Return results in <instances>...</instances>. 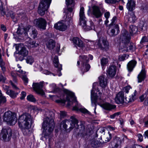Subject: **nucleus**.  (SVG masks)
Returning <instances> with one entry per match:
<instances>
[{
  "mask_svg": "<svg viewBox=\"0 0 148 148\" xmlns=\"http://www.w3.org/2000/svg\"><path fill=\"white\" fill-rule=\"evenodd\" d=\"M131 88V87L129 86L125 87L124 89V92L126 93H128L129 92V90Z\"/></svg>",
  "mask_w": 148,
  "mask_h": 148,
  "instance_id": "nucleus-53",
  "label": "nucleus"
},
{
  "mask_svg": "<svg viewBox=\"0 0 148 148\" xmlns=\"http://www.w3.org/2000/svg\"><path fill=\"white\" fill-rule=\"evenodd\" d=\"M10 15L11 18L13 19L15 22L17 21L19 19V18L17 17V15L15 14L14 13L10 14Z\"/></svg>",
  "mask_w": 148,
  "mask_h": 148,
  "instance_id": "nucleus-46",
  "label": "nucleus"
},
{
  "mask_svg": "<svg viewBox=\"0 0 148 148\" xmlns=\"http://www.w3.org/2000/svg\"><path fill=\"white\" fill-rule=\"evenodd\" d=\"M84 8L83 7L80 8L79 13V24L86 31L94 29L93 23L91 21L89 22V24H86L87 19L85 16L84 12Z\"/></svg>",
  "mask_w": 148,
  "mask_h": 148,
  "instance_id": "nucleus-4",
  "label": "nucleus"
},
{
  "mask_svg": "<svg viewBox=\"0 0 148 148\" xmlns=\"http://www.w3.org/2000/svg\"><path fill=\"white\" fill-rule=\"evenodd\" d=\"M19 47L21 49L19 52V53L24 57L27 56L28 54V51L26 48L24 47L23 44L19 45Z\"/></svg>",
  "mask_w": 148,
  "mask_h": 148,
  "instance_id": "nucleus-26",
  "label": "nucleus"
},
{
  "mask_svg": "<svg viewBox=\"0 0 148 148\" xmlns=\"http://www.w3.org/2000/svg\"><path fill=\"white\" fill-rule=\"evenodd\" d=\"M6 93L9 95L11 98H14L16 97L18 93L15 92L13 91L10 90H8L6 91Z\"/></svg>",
  "mask_w": 148,
  "mask_h": 148,
  "instance_id": "nucleus-38",
  "label": "nucleus"
},
{
  "mask_svg": "<svg viewBox=\"0 0 148 148\" xmlns=\"http://www.w3.org/2000/svg\"><path fill=\"white\" fill-rule=\"evenodd\" d=\"M88 56L89 58H88L87 56L85 55L80 56V60L82 62L83 66L85 64V72L88 71L90 67L89 64H86L88 62V59L89 58L90 60H92L93 58V56L91 55H89Z\"/></svg>",
  "mask_w": 148,
  "mask_h": 148,
  "instance_id": "nucleus-15",
  "label": "nucleus"
},
{
  "mask_svg": "<svg viewBox=\"0 0 148 148\" xmlns=\"http://www.w3.org/2000/svg\"><path fill=\"white\" fill-rule=\"evenodd\" d=\"M121 0H105L106 3H115L120 1Z\"/></svg>",
  "mask_w": 148,
  "mask_h": 148,
  "instance_id": "nucleus-45",
  "label": "nucleus"
},
{
  "mask_svg": "<svg viewBox=\"0 0 148 148\" xmlns=\"http://www.w3.org/2000/svg\"><path fill=\"white\" fill-rule=\"evenodd\" d=\"M146 73L145 70H142L137 76L138 82H141L146 77Z\"/></svg>",
  "mask_w": 148,
  "mask_h": 148,
  "instance_id": "nucleus-29",
  "label": "nucleus"
},
{
  "mask_svg": "<svg viewBox=\"0 0 148 148\" xmlns=\"http://www.w3.org/2000/svg\"><path fill=\"white\" fill-rule=\"evenodd\" d=\"M97 83H94L93 84L92 89L91 92V101L92 105V106H95V110L94 113L96 114V108L97 104H99L102 103L103 101L100 95L97 96L95 91H96V92H99V90L98 88L97 89L95 88V86L96 85Z\"/></svg>",
  "mask_w": 148,
  "mask_h": 148,
  "instance_id": "nucleus-7",
  "label": "nucleus"
},
{
  "mask_svg": "<svg viewBox=\"0 0 148 148\" xmlns=\"http://www.w3.org/2000/svg\"><path fill=\"white\" fill-rule=\"evenodd\" d=\"M67 95L66 97V100L68 101L67 106H68L71 105L73 103H75V105L73 108V110L77 112H81L89 114H90V113L87 109L84 108H79L80 104H79L77 101L76 97H75L74 94L73 92L69 91L67 90H65Z\"/></svg>",
  "mask_w": 148,
  "mask_h": 148,
  "instance_id": "nucleus-3",
  "label": "nucleus"
},
{
  "mask_svg": "<svg viewBox=\"0 0 148 148\" xmlns=\"http://www.w3.org/2000/svg\"><path fill=\"white\" fill-rule=\"evenodd\" d=\"M3 119L4 121L10 125H14L17 120L15 114L10 111L6 112L4 113Z\"/></svg>",
  "mask_w": 148,
  "mask_h": 148,
  "instance_id": "nucleus-8",
  "label": "nucleus"
},
{
  "mask_svg": "<svg viewBox=\"0 0 148 148\" xmlns=\"http://www.w3.org/2000/svg\"><path fill=\"white\" fill-rule=\"evenodd\" d=\"M120 114V112H118L115 113L113 114L110 115V118L111 119H114L115 117L116 116H118Z\"/></svg>",
  "mask_w": 148,
  "mask_h": 148,
  "instance_id": "nucleus-50",
  "label": "nucleus"
},
{
  "mask_svg": "<svg viewBox=\"0 0 148 148\" xmlns=\"http://www.w3.org/2000/svg\"><path fill=\"white\" fill-rule=\"evenodd\" d=\"M30 30H28L29 33L31 37L33 38H35L36 37L38 34L37 31L35 29H32L31 26H29Z\"/></svg>",
  "mask_w": 148,
  "mask_h": 148,
  "instance_id": "nucleus-32",
  "label": "nucleus"
},
{
  "mask_svg": "<svg viewBox=\"0 0 148 148\" xmlns=\"http://www.w3.org/2000/svg\"><path fill=\"white\" fill-rule=\"evenodd\" d=\"M26 95V93L25 92L23 91L22 92L21 94L20 99L21 100L24 99Z\"/></svg>",
  "mask_w": 148,
  "mask_h": 148,
  "instance_id": "nucleus-51",
  "label": "nucleus"
},
{
  "mask_svg": "<svg viewBox=\"0 0 148 148\" xmlns=\"http://www.w3.org/2000/svg\"><path fill=\"white\" fill-rule=\"evenodd\" d=\"M4 64V63L3 62L2 59L1 58V55L0 53V66H2Z\"/></svg>",
  "mask_w": 148,
  "mask_h": 148,
  "instance_id": "nucleus-63",
  "label": "nucleus"
},
{
  "mask_svg": "<svg viewBox=\"0 0 148 148\" xmlns=\"http://www.w3.org/2000/svg\"><path fill=\"white\" fill-rule=\"evenodd\" d=\"M124 19L126 22L134 23L136 20V17L133 12L129 13L128 16H125Z\"/></svg>",
  "mask_w": 148,
  "mask_h": 148,
  "instance_id": "nucleus-21",
  "label": "nucleus"
},
{
  "mask_svg": "<svg viewBox=\"0 0 148 148\" xmlns=\"http://www.w3.org/2000/svg\"><path fill=\"white\" fill-rule=\"evenodd\" d=\"M75 0H66L68 10L69 12H72L75 5Z\"/></svg>",
  "mask_w": 148,
  "mask_h": 148,
  "instance_id": "nucleus-24",
  "label": "nucleus"
},
{
  "mask_svg": "<svg viewBox=\"0 0 148 148\" xmlns=\"http://www.w3.org/2000/svg\"><path fill=\"white\" fill-rule=\"evenodd\" d=\"M120 37L121 42L120 43L119 50L120 51L126 52L129 50L134 51L135 50V45L133 43H130V37L127 31L123 29L121 31Z\"/></svg>",
  "mask_w": 148,
  "mask_h": 148,
  "instance_id": "nucleus-2",
  "label": "nucleus"
},
{
  "mask_svg": "<svg viewBox=\"0 0 148 148\" xmlns=\"http://www.w3.org/2000/svg\"><path fill=\"white\" fill-rule=\"evenodd\" d=\"M47 46L49 49H51L55 46V42L52 40H50L47 43Z\"/></svg>",
  "mask_w": 148,
  "mask_h": 148,
  "instance_id": "nucleus-36",
  "label": "nucleus"
},
{
  "mask_svg": "<svg viewBox=\"0 0 148 148\" xmlns=\"http://www.w3.org/2000/svg\"><path fill=\"white\" fill-rule=\"evenodd\" d=\"M32 121L31 115L27 113L23 114L19 116L18 119V124L19 127L29 126Z\"/></svg>",
  "mask_w": 148,
  "mask_h": 148,
  "instance_id": "nucleus-9",
  "label": "nucleus"
},
{
  "mask_svg": "<svg viewBox=\"0 0 148 148\" xmlns=\"http://www.w3.org/2000/svg\"><path fill=\"white\" fill-rule=\"evenodd\" d=\"M138 30L137 27L135 26L132 25L130 26L129 31L131 35L136 34Z\"/></svg>",
  "mask_w": 148,
  "mask_h": 148,
  "instance_id": "nucleus-37",
  "label": "nucleus"
},
{
  "mask_svg": "<svg viewBox=\"0 0 148 148\" xmlns=\"http://www.w3.org/2000/svg\"><path fill=\"white\" fill-rule=\"evenodd\" d=\"M56 102L57 103H62L64 104L66 102V100L65 99H60L56 100Z\"/></svg>",
  "mask_w": 148,
  "mask_h": 148,
  "instance_id": "nucleus-60",
  "label": "nucleus"
},
{
  "mask_svg": "<svg viewBox=\"0 0 148 148\" xmlns=\"http://www.w3.org/2000/svg\"><path fill=\"white\" fill-rule=\"evenodd\" d=\"M136 62L134 60L130 61L127 65V68L129 71H132L135 66Z\"/></svg>",
  "mask_w": 148,
  "mask_h": 148,
  "instance_id": "nucleus-30",
  "label": "nucleus"
},
{
  "mask_svg": "<svg viewBox=\"0 0 148 148\" xmlns=\"http://www.w3.org/2000/svg\"><path fill=\"white\" fill-rule=\"evenodd\" d=\"M136 2L134 0H128L126 8L130 11H132L135 8Z\"/></svg>",
  "mask_w": 148,
  "mask_h": 148,
  "instance_id": "nucleus-23",
  "label": "nucleus"
},
{
  "mask_svg": "<svg viewBox=\"0 0 148 148\" xmlns=\"http://www.w3.org/2000/svg\"><path fill=\"white\" fill-rule=\"evenodd\" d=\"M108 134L109 137H107L106 138H107V140H106V141H109L111 138V134H110V132H108Z\"/></svg>",
  "mask_w": 148,
  "mask_h": 148,
  "instance_id": "nucleus-62",
  "label": "nucleus"
},
{
  "mask_svg": "<svg viewBox=\"0 0 148 148\" xmlns=\"http://www.w3.org/2000/svg\"><path fill=\"white\" fill-rule=\"evenodd\" d=\"M66 113L65 112L62 111L60 112V116L61 117H64L66 116Z\"/></svg>",
  "mask_w": 148,
  "mask_h": 148,
  "instance_id": "nucleus-59",
  "label": "nucleus"
},
{
  "mask_svg": "<svg viewBox=\"0 0 148 148\" xmlns=\"http://www.w3.org/2000/svg\"><path fill=\"white\" fill-rule=\"evenodd\" d=\"M72 21L71 16L66 18L65 21H62L56 23L54 27L56 29L61 31H64L69 27V24Z\"/></svg>",
  "mask_w": 148,
  "mask_h": 148,
  "instance_id": "nucleus-10",
  "label": "nucleus"
},
{
  "mask_svg": "<svg viewBox=\"0 0 148 148\" xmlns=\"http://www.w3.org/2000/svg\"><path fill=\"white\" fill-rule=\"evenodd\" d=\"M91 145L93 147H97L100 146L99 142L95 140H93L91 142Z\"/></svg>",
  "mask_w": 148,
  "mask_h": 148,
  "instance_id": "nucleus-41",
  "label": "nucleus"
},
{
  "mask_svg": "<svg viewBox=\"0 0 148 148\" xmlns=\"http://www.w3.org/2000/svg\"><path fill=\"white\" fill-rule=\"evenodd\" d=\"M148 8V5L145 4L142 5L140 7V10L143 12H147Z\"/></svg>",
  "mask_w": 148,
  "mask_h": 148,
  "instance_id": "nucleus-42",
  "label": "nucleus"
},
{
  "mask_svg": "<svg viewBox=\"0 0 148 148\" xmlns=\"http://www.w3.org/2000/svg\"><path fill=\"white\" fill-rule=\"evenodd\" d=\"M21 129L23 134L25 135H29L31 133L29 130L30 125L19 127Z\"/></svg>",
  "mask_w": 148,
  "mask_h": 148,
  "instance_id": "nucleus-25",
  "label": "nucleus"
},
{
  "mask_svg": "<svg viewBox=\"0 0 148 148\" xmlns=\"http://www.w3.org/2000/svg\"><path fill=\"white\" fill-rule=\"evenodd\" d=\"M99 79L100 86L102 88H105L107 85V79L102 76L99 77Z\"/></svg>",
  "mask_w": 148,
  "mask_h": 148,
  "instance_id": "nucleus-27",
  "label": "nucleus"
},
{
  "mask_svg": "<svg viewBox=\"0 0 148 148\" xmlns=\"http://www.w3.org/2000/svg\"><path fill=\"white\" fill-rule=\"evenodd\" d=\"M137 136L138 138V140L140 141L141 142L143 140V136L141 134H138L137 135Z\"/></svg>",
  "mask_w": 148,
  "mask_h": 148,
  "instance_id": "nucleus-56",
  "label": "nucleus"
},
{
  "mask_svg": "<svg viewBox=\"0 0 148 148\" xmlns=\"http://www.w3.org/2000/svg\"><path fill=\"white\" fill-rule=\"evenodd\" d=\"M11 76L13 77L14 78V80H13L15 82H16V78H15V77L16 76V74L15 72H14V71L12 72L11 73Z\"/></svg>",
  "mask_w": 148,
  "mask_h": 148,
  "instance_id": "nucleus-55",
  "label": "nucleus"
},
{
  "mask_svg": "<svg viewBox=\"0 0 148 148\" xmlns=\"http://www.w3.org/2000/svg\"><path fill=\"white\" fill-rule=\"evenodd\" d=\"M47 113L48 116L44 119L42 125L43 129L42 135L46 139L53 132L55 125L54 113L52 111H49Z\"/></svg>",
  "mask_w": 148,
  "mask_h": 148,
  "instance_id": "nucleus-1",
  "label": "nucleus"
},
{
  "mask_svg": "<svg viewBox=\"0 0 148 148\" xmlns=\"http://www.w3.org/2000/svg\"><path fill=\"white\" fill-rule=\"evenodd\" d=\"M5 9L3 8L2 4L0 6V16H4L5 13Z\"/></svg>",
  "mask_w": 148,
  "mask_h": 148,
  "instance_id": "nucleus-44",
  "label": "nucleus"
},
{
  "mask_svg": "<svg viewBox=\"0 0 148 148\" xmlns=\"http://www.w3.org/2000/svg\"><path fill=\"white\" fill-rule=\"evenodd\" d=\"M119 32V26L118 25H115L114 27L111 30V35L113 36L117 34Z\"/></svg>",
  "mask_w": 148,
  "mask_h": 148,
  "instance_id": "nucleus-34",
  "label": "nucleus"
},
{
  "mask_svg": "<svg viewBox=\"0 0 148 148\" xmlns=\"http://www.w3.org/2000/svg\"><path fill=\"white\" fill-rule=\"evenodd\" d=\"M6 101V99L5 97L0 96V104L5 103Z\"/></svg>",
  "mask_w": 148,
  "mask_h": 148,
  "instance_id": "nucleus-48",
  "label": "nucleus"
},
{
  "mask_svg": "<svg viewBox=\"0 0 148 148\" xmlns=\"http://www.w3.org/2000/svg\"><path fill=\"white\" fill-rule=\"evenodd\" d=\"M147 94L148 92H147L140 97L139 98L141 101H143V100H144L145 99L146 97Z\"/></svg>",
  "mask_w": 148,
  "mask_h": 148,
  "instance_id": "nucleus-49",
  "label": "nucleus"
},
{
  "mask_svg": "<svg viewBox=\"0 0 148 148\" xmlns=\"http://www.w3.org/2000/svg\"><path fill=\"white\" fill-rule=\"evenodd\" d=\"M51 0H41L38 8V12L41 16L45 14L49 7Z\"/></svg>",
  "mask_w": 148,
  "mask_h": 148,
  "instance_id": "nucleus-12",
  "label": "nucleus"
},
{
  "mask_svg": "<svg viewBox=\"0 0 148 148\" xmlns=\"http://www.w3.org/2000/svg\"><path fill=\"white\" fill-rule=\"evenodd\" d=\"M92 13L94 16L97 18L101 17L102 14L99 7L96 6H94L92 7Z\"/></svg>",
  "mask_w": 148,
  "mask_h": 148,
  "instance_id": "nucleus-20",
  "label": "nucleus"
},
{
  "mask_svg": "<svg viewBox=\"0 0 148 148\" xmlns=\"http://www.w3.org/2000/svg\"><path fill=\"white\" fill-rule=\"evenodd\" d=\"M116 72V67L114 65L110 66L107 71V73L110 77H114Z\"/></svg>",
  "mask_w": 148,
  "mask_h": 148,
  "instance_id": "nucleus-22",
  "label": "nucleus"
},
{
  "mask_svg": "<svg viewBox=\"0 0 148 148\" xmlns=\"http://www.w3.org/2000/svg\"><path fill=\"white\" fill-rule=\"evenodd\" d=\"M30 30L29 25L27 26L26 27H23V26H20L18 27L17 31V34L19 36L24 34L25 36H27L28 30Z\"/></svg>",
  "mask_w": 148,
  "mask_h": 148,
  "instance_id": "nucleus-18",
  "label": "nucleus"
},
{
  "mask_svg": "<svg viewBox=\"0 0 148 148\" xmlns=\"http://www.w3.org/2000/svg\"><path fill=\"white\" fill-rule=\"evenodd\" d=\"M104 16L106 19H108L110 16V12H105L104 14Z\"/></svg>",
  "mask_w": 148,
  "mask_h": 148,
  "instance_id": "nucleus-54",
  "label": "nucleus"
},
{
  "mask_svg": "<svg viewBox=\"0 0 148 148\" xmlns=\"http://www.w3.org/2000/svg\"><path fill=\"white\" fill-rule=\"evenodd\" d=\"M142 42H148V37L146 36L143 37L141 40V41Z\"/></svg>",
  "mask_w": 148,
  "mask_h": 148,
  "instance_id": "nucleus-58",
  "label": "nucleus"
},
{
  "mask_svg": "<svg viewBox=\"0 0 148 148\" xmlns=\"http://www.w3.org/2000/svg\"><path fill=\"white\" fill-rule=\"evenodd\" d=\"M16 71L18 73H20L19 76L22 78V79L24 81V84L25 85H27L28 82V79L27 77L25 75L26 72L22 70H21V71L19 70H16Z\"/></svg>",
  "mask_w": 148,
  "mask_h": 148,
  "instance_id": "nucleus-28",
  "label": "nucleus"
},
{
  "mask_svg": "<svg viewBox=\"0 0 148 148\" xmlns=\"http://www.w3.org/2000/svg\"><path fill=\"white\" fill-rule=\"evenodd\" d=\"M126 57L125 55H120L119 57V60L120 61H123L125 59Z\"/></svg>",
  "mask_w": 148,
  "mask_h": 148,
  "instance_id": "nucleus-52",
  "label": "nucleus"
},
{
  "mask_svg": "<svg viewBox=\"0 0 148 148\" xmlns=\"http://www.w3.org/2000/svg\"><path fill=\"white\" fill-rule=\"evenodd\" d=\"M137 94V92L136 90L133 94L129 97H126L125 98L124 93L122 92H119L116 95L115 98L116 102L118 104L125 103H127L129 102L133 101L135 98V96Z\"/></svg>",
  "mask_w": 148,
  "mask_h": 148,
  "instance_id": "nucleus-6",
  "label": "nucleus"
},
{
  "mask_svg": "<svg viewBox=\"0 0 148 148\" xmlns=\"http://www.w3.org/2000/svg\"><path fill=\"white\" fill-rule=\"evenodd\" d=\"M33 23L38 28L44 30L46 29L47 23L44 19L41 18L36 19L34 20Z\"/></svg>",
  "mask_w": 148,
  "mask_h": 148,
  "instance_id": "nucleus-14",
  "label": "nucleus"
},
{
  "mask_svg": "<svg viewBox=\"0 0 148 148\" xmlns=\"http://www.w3.org/2000/svg\"><path fill=\"white\" fill-rule=\"evenodd\" d=\"M73 41L74 43L79 47L82 48L84 47V45L82 41L79 38L77 37L74 38H73Z\"/></svg>",
  "mask_w": 148,
  "mask_h": 148,
  "instance_id": "nucleus-31",
  "label": "nucleus"
},
{
  "mask_svg": "<svg viewBox=\"0 0 148 148\" xmlns=\"http://www.w3.org/2000/svg\"><path fill=\"white\" fill-rule=\"evenodd\" d=\"M144 57L145 58H148V49H147L144 55Z\"/></svg>",
  "mask_w": 148,
  "mask_h": 148,
  "instance_id": "nucleus-64",
  "label": "nucleus"
},
{
  "mask_svg": "<svg viewBox=\"0 0 148 148\" xmlns=\"http://www.w3.org/2000/svg\"><path fill=\"white\" fill-rule=\"evenodd\" d=\"M44 82H41L39 83H34L33 87L34 90L38 93L43 95L44 92L42 88L44 85Z\"/></svg>",
  "mask_w": 148,
  "mask_h": 148,
  "instance_id": "nucleus-16",
  "label": "nucleus"
},
{
  "mask_svg": "<svg viewBox=\"0 0 148 148\" xmlns=\"http://www.w3.org/2000/svg\"><path fill=\"white\" fill-rule=\"evenodd\" d=\"M107 129L110 131H113L115 130V128L110 126H108L107 127Z\"/></svg>",
  "mask_w": 148,
  "mask_h": 148,
  "instance_id": "nucleus-61",
  "label": "nucleus"
},
{
  "mask_svg": "<svg viewBox=\"0 0 148 148\" xmlns=\"http://www.w3.org/2000/svg\"><path fill=\"white\" fill-rule=\"evenodd\" d=\"M140 27L142 30H145L147 29V25L146 23H144L143 22L142 23V25H140Z\"/></svg>",
  "mask_w": 148,
  "mask_h": 148,
  "instance_id": "nucleus-47",
  "label": "nucleus"
},
{
  "mask_svg": "<svg viewBox=\"0 0 148 148\" xmlns=\"http://www.w3.org/2000/svg\"><path fill=\"white\" fill-rule=\"evenodd\" d=\"M27 99L29 101L35 103L36 100L34 96L32 94L28 95L27 97Z\"/></svg>",
  "mask_w": 148,
  "mask_h": 148,
  "instance_id": "nucleus-39",
  "label": "nucleus"
},
{
  "mask_svg": "<svg viewBox=\"0 0 148 148\" xmlns=\"http://www.w3.org/2000/svg\"><path fill=\"white\" fill-rule=\"evenodd\" d=\"M103 108L105 110H110L116 108V106L114 105H111L109 103H106L103 104L102 105Z\"/></svg>",
  "mask_w": 148,
  "mask_h": 148,
  "instance_id": "nucleus-33",
  "label": "nucleus"
},
{
  "mask_svg": "<svg viewBox=\"0 0 148 148\" xmlns=\"http://www.w3.org/2000/svg\"><path fill=\"white\" fill-rule=\"evenodd\" d=\"M123 141L119 137L115 136L112 142L113 148H121Z\"/></svg>",
  "mask_w": 148,
  "mask_h": 148,
  "instance_id": "nucleus-17",
  "label": "nucleus"
},
{
  "mask_svg": "<svg viewBox=\"0 0 148 148\" xmlns=\"http://www.w3.org/2000/svg\"><path fill=\"white\" fill-rule=\"evenodd\" d=\"M71 120L65 119L61 123L60 126L62 127L65 130H68L71 131L74 127L76 129L78 128V121L77 119L73 116L71 117Z\"/></svg>",
  "mask_w": 148,
  "mask_h": 148,
  "instance_id": "nucleus-5",
  "label": "nucleus"
},
{
  "mask_svg": "<svg viewBox=\"0 0 148 148\" xmlns=\"http://www.w3.org/2000/svg\"><path fill=\"white\" fill-rule=\"evenodd\" d=\"M108 59L107 58H103L101 60V65L102 69H104V67L105 66L108 62Z\"/></svg>",
  "mask_w": 148,
  "mask_h": 148,
  "instance_id": "nucleus-40",
  "label": "nucleus"
},
{
  "mask_svg": "<svg viewBox=\"0 0 148 148\" xmlns=\"http://www.w3.org/2000/svg\"><path fill=\"white\" fill-rule=\"evenodd\" d=\"M96 48H99L101 49L107 50L109 48V45L106 38L104 37L100 38L97 40L94 44Z\"/></svg>",
  "mask_w": 148,
  "mask_h": 148,
  "instance_id": "nucleus-11",
  "label": "nucleus"
},
{
  "mask_svg": "<svg viewBox=\"0 0 148 148\" xmlns=\"http://www.w3.org/2000/svg\"><path fill=\"white\" fill-rule=\"evenodd\" d=\"M53 62L55 67L57 68V73L56 74L59 76H60L62 75V74L60 72L62 70V65L61 64H59L58 58L57 56H55L54 58Z\"/></svg>",
  "mask_w": 148,
  "mask_h": 148,
  "instance_id": "nucleus-19",
  "label": "nucleus"
},
{
  "mask_svg": "<svg viewBox=\"0 0 148 148\" xmlns=\"http://www.w3.org/2000/svg\"><path fill=\"white\" fill-rule=\"evenodd\" d=\"M12 130L10 128H3L0 135L5 141H7L10 140L12 136Z\"/></svg>",
  "mask_w": 148,
  "mask_h": 148,
  "instance_id": "nucleus-13",
  "label": "nucleus"
},
{
  "mask_svg": "<svg viewBox=\"0 0 148 148\" xmlns=\"http://www.w3.org/2000/svg\"><path fill=\"white\" fill-rule=\"evenodd\" d=\"M26 61L27 63L31 64L34 62V59L32 56H29L27 57Z\"/></svg>",
  "mask_w": 148,
  "mask_h": 148,
  "instance_id": "nucleus-43",
  "label": "nucleus"
},
{
  "mask_svg": "<svg viewBox=\"0 0 148 148\" xmlns=\"http://www.w3.org/2000/svg\"><path fill=\"white\" fill-rule=\"evenodd\" d=\"M116 19H117V18L116 17H115V16L113 17L111 20V23L110 25H112L113 24H114V23H115V22L116 21Z\"/></svg>",
  "mask_w": 148,
  "mask_h": 148,
  "instance_id": "nucleus-57",
  "label": "nucleus"
},
{
  "mask_svg": "<svg viewBox=\"0 0 148 148\" xmlns=\"http://www.w3.org/2000/svg\"><path fill=\"white\" fill-rule=\"evenodd\" d=\"M38 45V43H36L35 41L33 40H30L28 42L27 46L29 49L35 48Z\"/></svg>",
  "mask_w": 148,
  "mask_h": 148,
  "instance_id": "nucleus-35",
  "label": "nucleus"
}]
</instances>
